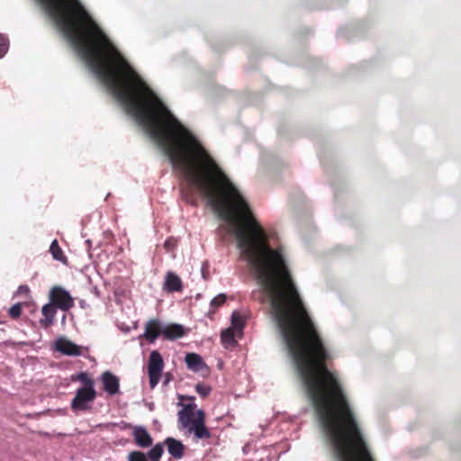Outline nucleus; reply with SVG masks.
<instances>
[{
    "instance_id": "nucleus-1",
    "label": "nucleus",
    "mask_w": 461,
    "mask_h": 461,
    "mask_svg": "<svg viewBox=\"0 0 461 461\" xmlns=\"http://www.w3.org/2000/svg\"><path fill=\"white\" fill-rule=\"evenodd\" d=\"M97 397L95 390L77 389L71 400L70 408L74 412L90 411Z\"/></svg>"
},
{
    "instance_id": "nucleus-2",
    "label": "nucleus",
    "mask_w": 461,
    "mask_h": 461,
    "mask_svg": "<svg viewBox=\"0 0 461 461\" xmlns=\"http://www.w3.org/2000/svg\"><path fill=\"white\" fill-rule=\"evenodd\" d=\"M164 368V361L160 353L157 350H153L149 357L148 361V375L149 379V386L154 389L161 377L162 371Z\"/></svg>"
},
{
    "instance_id": "nucleus-3",
    "label": "nucleus",
    "mask_w": 461,
    "mask_h": 461,
    "mask_svg": "<svg viewBox=\"0 0 461 461\" xmlns=\"http://www.w3.org/2000/svg\"><path fill=\"white\" fill-rule=\"evenodd\" d=\"M51 303L62 311H68L74 306V300L68 291L60 286H54L50 293Z\"/></svg>"
},
{
    "instance_id": "nucleus-4",
    "label": "nucleus",
    "mask_w": 461,
    "mask_h": 461,
    "mask_svg": "<svg viewBox=\"0 0 461 461\" xmlns=\"http://www.w3.org/2000/svg\"><path fill=\"white\" fill-rule=\"evenodd\" d=\"M188 432L194 433L196 439H207L212 437L210 430L205 426V414L203 411L198 410L195 412V418Z\"/></svg>"
},
{
    "instance_id": "nucleus-5",
    "label": "nucleus",
    "mask_w": 461,
    "mask_h": 461,
    "mask_svg": "<svg viewBox=\"0 0 461 461\" xmlns=\"http://www.w3.org/2000/svg\"><path fill=\"white\" fill-rule=\"evenodd\" d=\"M55 349L66 356L77 357L83 354V347L77 345L67 338L60 337L55 341Z\"/></svg>"
},
{
    "instance_id": "nucleus-6",
    "label": "nucleus",
    "mask_w": 461,
    "mask_h": 461,
    "mask_svg": "<svg viewBox=\"0 0 461 461\" xmlns=\"http://www.w3.org/2000/svg\"><path fill=\"white\" fill-rule=\"evenodd\" d=\"M103 389L111 395H114L119 392L120 380L110 371H105L101 375Z\"/></svg>"
},
{
    "instance_id": "nucleus-7",
    "label": "nucleus",
    "mask_w": 461,
    "mask_h": 461,
    "mask_svg": "<svg viewBox=\"0 0 461 461\" xmlns=\"http://www.w3.org/2000/svg\"><path fill=\"white\" fill-rule=\"evenodd\" d=\"M160 334L163 335V326L158 320L153 319L146 323L143 337L147 340L153 343Z\"/></svg>"
},
{
    "instance_id": "nucleus-8",
    "label": "nucleus",
    "mask_w": 461,
    "mask_h": 461,
    "mask_svg": "<svg viewBox=\"0 0 461 461\" xmlns=\"http://www.w3.org/2000/svg\"><path fill=\"white\" fill-rule=\"evenodd\" d=\"M132 436L135 443L140 447H149L152 445L153 439L148 430L141 426H136L133 428Z\"/></svg>"
},
{
    "instance_id": "nucleus-9",
    "label": "nucleus",
    "mask_w": 461,
    "mask_h": 461,
    "mask_svg": "<svg viewBox=\"0 0 461 461\" xmlns=\"http://www.w3.org/2000/svg\"><path fill=\"white\" fill-rule=\"evenodd\" d=\"M163 289L167 293L182 292L183 282L176 274L167 272L165 276Z\"/></svg>"
},
{
    "instance_id": "nucleus-10",
    "label": "nucleus",
    "mask_w": 461,
    "mask_h": 461,
    "mask_svg": "<svg viewBox=\"0 0 461 461\" xmlns=\"http://www.w3.org/2000/svg\"><path fill=\"white\" fill-rule=\"evenodd\" d=\"M178 423L184 429H189L195 418L194 406L192 404L185 405L182 410L178 411Z\"/></svg>"
},
{
    "instance_id": "nucleus-11",
    "label": "nucleus",
    "mask_w": 461,
    "mask_h": 461,
    "mask_svg": "<svg viewBox=\"0 0 461 461\" xmlns=\"http://www.w3.org/2000/svg\"><path fill=\"white\" fill-rule=\"evenodd\" d=\"M164 444L167 447L168 453L176 459H180L185 454V446L181 441L174 438H167L165 439Z\"/></svg>"
},
{
    "instance_id": "nucleus-12",
    "label": "nucleus",
    "mask_w": 461,
    "mask_h": 461,
    "mask_svg": "<svg viewBox=\"0 0 461 461\" xmlns=\"http://www.w3.org/2000/svg\"><path fill=\"white\" fill-rule=\"evenodd\" d=\"M43 319L40 320V324L42 328L48 329L50 325H52L54 321V318L56 315V306L52 303L45 304L41 309Z\"/></svg>"
},
{
    "instance_id": "nucleus-13",
    "label": "nucleus",
    "mask_w": 461,
    "mask_h": 461,
    "mask_svg": "<svg viewBox=\"0 0 461 461\" xmlns=\"http://www.w3.org/2000/svg\"><path fill=\"white\" fill-rule=\"evenodd\" d=\"M185 329L180 324H169L167 326H163V336L167 339H176L178 338H182L185 336Z\"/></svg>"
},
{
    "instance_id": "nucleus-14",
    "label": "nucleus",
    "mask_w": 461,
    "mask_h": 461,
    "mask_svg": "<svg viewBox=\"0 0 461 461\" xmlns=\"http://www.w3.org/2000/svg\"><path fill=\"white\" fill-rule=\"evenodd\" d=\"M185 363L187 367L193 371H200L204 363L201 356L196 353H188L185 356Z\"/></svg>"
},
{
    "instance_id": "nucleus-15",
    "label": "nucleus",
    "mask_w": 461,
    "mask_h": 461,
    "mask_svg": "<svg viewBox=\"0 0 461 461\" xmlns=\"http://www.w3.org/2000/svg\"><path fill=\"white\" fill-rule=\"evenodd\" d=\"M72 381H79L82 384L78 389L95 390V380L86 372H80L72 377Z\"/></svg>"
},
{
    "instance_id": "nucleus-16",
    "label": "nucleus",
    "mask_w": 461,
    "mask_h": 461,
    "mask_svg": "<svg viewBox=\"0 0 461 461\" xmlns=\"http://www.w3.org/2000/svg\"><path fill=\"white\" fill-rule=\"evenodd\" d=\"M50 251L54 259L66 263L67 258L56 240L50 244Z\"/></svg>"
},
{
    "instance_id": "nucleus-17",
    "label": "nucleus",
    "mask_w": 461,
    "mask_h": 461,
    "mask_svg": "<svg viewBox=\"0 0 461 461\" xmlns=\"http://www.w3.org/2000/svg\"><path fill=\"white\" fill-rule=\"evenodd\" d=\"M163 453V444L158 443L148 452L147 456L150 461H160Z\"/></svg>"
},
{
    "instance_id": "nucleus-18",
    "label": "nucleus",
    "mask_w": 461,
    "mask_h": 461,
    "mask_svg": "<svg viewBox=\"0 0 461 461\" xmlns=\"http://www.w3.org/2000/svg\"><path fill=\"white\" fill-rule=\"evenodd\" d=\"M221 340L225 347L234 345L236 341L234 339V332L232 329L229 328L223 330L221 334Z\"/></svg>"
},
{
    "instance_id": "nucleus-19",
    "label": "nucleus",
    "mask_w": 461,
    "mask_h": 461,
    "mask_svg": "<svg viewBox=\"0 0 461 461\" xmlns=\"http://www.w3.org/2000/svg\"><path fill=\"white\" fill-rule=\"evenodd\" d=\"M231 325L239 331H241L244 328V320L239 312H233L231 315Z\"/></svg>"
},
{
    "instance_id": "nucleus-20",
    "label": "nucleus",
    "mask_w": 461,
    "mask_h": 461,
    "mask_svg": "<svg viewBox=\"0 0 461 461\" xmlns=\"http://www.w3.org/2000/svg\"><path fill=\"white\" fill-rule=\"evenodd\" d=\"M182 197L188 203L195 204L196 203V198L190 187L182 190Z\"/></svg>"
},
{
    "instance_id": "nucleus-21",
    "label": "nucleus",
    "mask_w": 461,
    "mask_h": 461,
    "mask_svg": "<svg viewBox=\"0 0 461 461\" xmlns=\"http://www.w3.org/2000/svg\"><path fill=\"white\" fill-rule=\"evenodd\" d=\"M128 461H149V459L143 452L135 450L129 453Z\"/></svg>"
},
{
    "instance_id": "nucleus-22",
    "label": "nucleus",
    "mask_w": 461,
    "mask_h": 461,
    "mask_svg": "<svg viewBox=\"0 0 461 461\" xmlns=\"http://www.w3.org/2000/svg\"><path fill=\"white\" fill-rule=\"evenodd\" d=\"M9 312V315L13 318V319H17L21 316L22 314V304L21 303H16V304H14L8 311Z\"/></svg>"
},
{
    "instance_id": "nucleus-23",
    "label": "nucleus",
    "mask_w": 461,
    "mask_h": 461,
    "mask_svg": "<svg viewBox=\"0 0 461 461\" xmlns=\"http://www.w3.org/2000/svg\"><path fill=\"white\" fill-rule=\"evenodd\" d=\"M211 390L210 386L203 384H197L195 386V391L203 398L209 395Z\"/></svg>"
},
{
    "instance_id": "nucleus-24",
    "label": "nucleus",
    "mask_w": 461,
    "mask_h": 461,
    "mask_svg": "<svg viewBox=\"0 0 461 461\" xmlns=\"http://www.w3.org/2000/svg\"><path fill=\"white\" fill-rule=\"evenodd\" d=\"M225 301L226 295L223 294H220L212 300L211 306L214 308L220 307L225 303Z\"/></svg>"
},
{
    "instance_id": "nucleus-25",
    "label": "nucleus",
    "mask_w": 461,
    "mask_h": 461,
    "mask_svg": "<svg viewBox=\"0 0 461 461\" xmlns=\"http://www.w3.org/2000/svg\"><path fill=\"white\" fill-rule=\"evenodd\" d=\"M8 50V40L5 36L0 34V58L4 57Z\"/></svg>"
},
{
    "instance_id": "nucleus-26",
    "label": "nucleus",
    "mask_w": 461,
    "mask_h": 461,
    "mask_svg": "<svg viewBox=\"0 0 461 461\" xmlns=\"http://www.w3.org/2000/svg\"><path fill=\"white\" fill-rule=\"evenodd\" d=\"M19 290H21L22 292L28 291V287L25 285H22L19 287Z\"/></svg>"
},
{
    "instance_id": "nucleus-27",
    "label": "nucleus",
    "mask_w": 461,
    "mask_h": 461,
    "mask_svg": "<svg viewBox=\"0 0 461 461\" xmlns=\"http://www.w3.org/2000/svg\"><path fill=\"white\" fill-rule=\"evenodd\" d=\"M169 382V375L167 374V378H166V381H165V384L168 383Z\"/></svg>"
}]
</instances>
